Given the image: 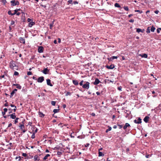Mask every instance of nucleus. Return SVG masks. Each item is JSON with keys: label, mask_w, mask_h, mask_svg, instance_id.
Masks as SVG:
<instances>
[{"label": "nucleus", "mask_w": 161, "mask_h": 161, "mask_svg": "<svg viewBox=\"0 0 161 161\" xmlns=\"http://www.w3.org/2000/svg\"><path fill=\"white\" fill-rule=\"evenodd\" d=\"M11 4V5L12 6H14L16 5H19V3L18 1H15V0H12L10 2Z\"/></svg>", "instance_id": "obj_1"}, {"label": "nucleus", "mask_w": 161, "mask_h": 161, "mask_svg": "<svg viewBox=\"0 0 161 161\" xmlns=\"http://www.w3.org/2000/svg\"><path fill=\"white\" fill-rule=\"evenodd\" d=\"M89 82H86V83L83 85L82 87L84 88L88 89L89 88Z\"/></svg>", "instance_id": "obj_2"}, {"label": "nucleus", "mask_w": 161, "mask_h": 161, "mask_svg": "<svg viewBox=\"0 0 161 161\" xmlns=\"http://www.w3.org/2000/svg\"><path fill=\"white\" fill-rule=\"evenodd\" d=\"M38 51L39 53H42L44 51L43 47L42 46H38Z\"/></svg>", "instance_id": "obj_3"}, {"label": "nucleus", "mask_w": 161, "mask_h": 161, "mask_svg": "<svg viewBox=\"0 0 161 161\" xmlns=\"http://www.w3.org/2000/svg\"><path fill=\"white\" fill-rule=\"evenodd\" d=\"M20 125L19 126V127L20 128L21 130L22 131L23 133H24L25 132L26 130L24 129V126L23 125H22L21 124H19Z\"/></svg>", "instance_id": "obj_4"}, {"label": "nucleus", "mask_w": 161, "mask_h": 161, "mask_svg": "<svg viewBox=\"0 0 161 161\" xmlns=\"http://www.w3.org/2000/svg\"><path fill=\"white\" fill-rule=\"evenodd\" d=\"M44 80V77L43 76H41L39 77L37 79V81L38 82L42 83Z\"/></svg>", "instance_id": "obj_5"}, {"label": "nucleus", "mask_w": 161, "mask_h": 161, "mask_svg": "<svg viewBox=\"0 0 161 161\" xmlns=\"http://www.w3.org/2000/svg\"><path fill=\"white\" fill-rule=\"evenodd\" d=\"M8 116H10V118L13 119H15L16 118V116L15 115V114L14 113H13L12 114H10L9 115H8Z\"/></svg>", "instance_id": "obj_6"}, {"label": "nucleus", "mask_w": 161, "mask_h": 161, "mask_svg": "<svg viewBox=\"0 0 161 161\" xmlns=\"http://www.w3.org/2000/svg\"><path fill=\"white\" fill-rule=\"evenodd\" d=\"M19 40L20 42L21 43H23V44H25V39L23 37H20L19 38Z\"/></svg>", "instance_id": "obj_7"}, {"label": "nucleus", "mask_w": 161, "mask_h": 161, "mask_svg": "<svg viewBox=\"0 0 161 161\" xmlns=\"http://www.w3.org/2000/svg\"><path fill=\"white\" fill-rule=\"evenodd\" d=\"M100 82V81L97 78H96L94 82H93V84L94 85H97Z\"/></svg>", "instance_id": "obj_8"}, {"label": "nucleus", "mask_w": 161, "mask_h": 161, "mask_svg": "<svg viewBox=\"0 0 161 161\" xmlns=\"http://www.w3.org/2000/svg\"><path fill=\"white\" fill-rule=\"evenodd\" d=\"M46 80L47 84L49 86H53V85L51 83V80L50 79H47Z\"/></svg>", "instance_id": "obj_9"}, {"label": "nucleus", "mask_w": 161, "mask_h": 161, "mask_svg": "<svg viewBox=\"0 0 161 161\" xmlns=\"http://www.w3.org/2000/svg\"><path fill=\"white\" fill-rule=\"evenodd\" d=\"M49 70L47 68H45L42 71V72L45 74H47L48 73Z\"/></svg>", "instance_id": "obj_10"}, {"label": "nucleus", "mask_w": 161, "mask_h": 161, "mask_svg": "<svg viewBox=\"0 0 161 161\" xmlns=\"http://www.w3.org/2000/svg\"><path fill=\"white\" fill-rule=\"evenodd\" d=\"M106 67L108 69H112L114 68V65L111 64L110 66L106 65Z\"/></svg>", "instance_id": "obj_11"}, {"label": "nucleus", "mask_w": 161, "mask_h": 161, "mask_svg": "<svg viewBox=\"0 0 161 161\" xmlns=\"http://www.w3.org/2000/svg\"><path fill=\"white\" fill-rule=\"evenodd\" d=\"M17 90L16 89H14L11 93L10 97H12L13 96L14 94L15 93V92L17 91Z\"/></svg>", "instance_id": "obj_12"}, {"label": "nucleus", "mask_w": 161, "mask_h": 161, "mask_svg": "<svg viewBox=\"0 0 161 161\" xmlns=\"http://www.w3.org/2000/svg\"><path fill=\"white\" fill-rule=\"evenodd\" d=\"M10 66L11 68L13 69L14 66H15V64L13 63V62H10Z\"/></svg>", "instance_id": "obj_13"}, {"label": "nucleus", "mask_w": 161, "mask_h": 161, "mask_svg": "<svg viewBox=\"0 0 161 161\" xmlns=\"http://www.w3.org/2000/svg\"><path fill=\"white\" fill-rule=\"evenodd\" d=\"M130 125L128 123H126L125 125L123 126V129L124 130H125L127 127H130Z\"/></svg>", "instance_id": "obj_14"}, {"label": "nucleus", "mask_w": 161, "mask_h": 161, "mask_svg": "<svg viewBox=\"0 0 161 161\" xmlns=\"http://www.w3.org/2000/svg\"><path fill=\"white\" fill-rule=\"evenodd\" d=\"M149 117L148 116H146L144 119L143 120L146 123H147L148 121Z\"/></svg>", "instance_id": "obj_15"}, {"label": "nucleus", "mask_w": 161, "mask_h": 161, "mask_svg": "<svg viewBox=\"0 0 161 161\" xmlns=\"http://www.w3.org/2000/svg\"><path fill=\"white\" fill-rule=\"evenodd\" d=\"M144 31V30H142L140 28H137L136 29V32L139 33L140 32H141L142 33H143Z\"/></svg>", "instance_id": "obj_16"}, {"label": "nucleus", "mask_w": 161, "mask_h": 161, "mask_svg": "<svg viewBox=\"0 0 161 161\" xmlns=\"http://www.w3.org/2000/svg\"><path fill=\"white\" fill-rule=\"evenodd\" d=\"M73 83L75 85H77L79 84L78 81L76 80H73Z\"/></svg>", "instance_id": "obj_17"}, {"label": "nucleus", "mask_w": 161, "mask_h": 161, "mask_svg": "<svg viewBox=\"0 0 161 161\" xmlns=\"http://www.w3.org/2000/svg\"><path fill=\"white\" fill-rule=\"evenodd\" d=\"M34 160L35 161L37 160V161H39L40 158L38 156L35 155L34 157Z\"/></svg>", "instance_id": "obj_18"}, {"label": "nucleus", "mask_w": 161, "mask_h": 161, "mask_svg": "<svg viewBox=\"0 0 161 161\" xmlns=\"http://www.w3.org/2000/svg\"><path fill=\"white\" fill-rule=\"evenodd\" d=\"M140 55L142 58H147V54L145 53L142 54H140Z\"/></svg>", "instance_id": "obj_19"}, {"label": "nucleus", "mask_w": 161, "mask_h": 161, "mask_svg": "<svg viewBox=\"0 0 161 161\" xmlns=\"http://www.w3.org/2000/svg\"><path fill=\"white\" fill-rule=\"evenodd\" d=\"M50 156V155L49 154H47L43 158V160H45L47 159L48 157Z\"/></svg>", "instance_id": "obj_20"}, {"label": "nucleus", "mask_w": 161, "mask_h": 161, "mask_svg": "<svg viewBox=\"0 0 161 161\" xmlns=\"http://www.w3.org/2000/svg\"><path fill=\"white\" fill-rule=\"evenodd\" d=\"M39 114L40 115V116L42 117H44V114L41 112H39Z\"/></svg>", "instance_id": "obj_21"}, {"label": "nucleus", "mask_w": 161, "mask_h": 161, "mask_svg": "<svg viewBox=\"0 0 161 161\" xmlns=\"http://www.w3.org/2000/svg\"><path fill=\"white\" fill-rule=\"evenodd\" d=\"M35 23L34 22H30L29 24V26L30 27H31Z\"/></svg>", "instance_id": "obj_22"}, {"label": "nucleus", "mask_w": 161, "mask_h": 161, "mask_svg": "<svg viewBox=\"0 0 161 161\" xmlns=\"http://www.w3.org/2000/svg\"><path fill=\"white\" fill-rule=\"evenodd\" d=\"M21 10V9L20 8H19V9H16L15 10H14V13H13V14H16L17 13V12L19 11H20Z\"/></svg>", "instance_id": "obj_23"}, {"label": "nucleus", "mask_w": 161, "mask_h": 161, "mask_svg": "<svg viewBox=\"0 0 161 161\" xmlns=\"http://www.w3.org/2000/svg\"><path fill=\"white\" fill-rule=\"evenodd\" d=\"M155 29V28L152 26L150 29V30L151 32H153Z\"/></svg>", "instance_id": "obj_24"}, {"label": "nucleus", "mask_w": 161, "mask_h": 161, "mask_svg": "<svg viewBox=\"0 0 161 161\" xmlns=\"http://www.w3.org/2000/svg\"><path fill=\"white\" fill-rule=\"evenodd\" d=\"M98 156L99 157L103 156L104 155V154L101 152H99L98 153Z\"/></svg>", "instance_id": "obj_25"}, {"label": "nucleus", "mask_w": 161, "mask_h": 161, "mask_svg": "<svg viewBox=\"0 0 161 161\" xmlns=\"http://www.w3.org/2000/svg\"><path fill=\"white\" fill-rule=\"evenodd\" d=\"M16 86V88L18 89H21V86L19 84H17Z\"/></svg>", "instance_id": "obj_26"}, {"label": "nucleus", "mask_w": 161, "mask_h": 161, "mask_svg": "<svg viewBox=\"0 0 161 161\" xmlns=\"http://www.w3.org/2000/svg\"><path fill=\"white\" fill-rule=\"evenodd\" d=\"M137 124H140V123H141V122H142V121H141V118H139L138 119V120H137Z\"/></svg>", "instance_id": "obj_27"}, {"label": "nucleus", "mask_w": 161, "mask_h": 161, "mask_svg": "<svg viewBox=\"0 0 161 161\" xmlns=\"http://www.w3.org/2000/svg\"><path fill=\"white\" fill-rule=\"evenodd\" d=\"M150 27H148L147 29L146 32L148 33H150Z\"/></svg>", "instance_id": "obj_28"}, {"label": "nucleus", "mask_w": 161, "mask_h": 161, "mask_svg": "<svg viewBox=\"0 0 161 161\" xmlns=\"http://www.w3.org/2000/svg\"><path fill=\"white\" fill-rule=\"evenodd\" d=\"M114 6L116 7L119 8L120 7V5L117 3H116L114 4Z\"/></svg>", "instance_id": "obj_29"}, {"label": "nucleus", "mask_w": 161, "mask_h": 161, "mask_svg": "<svg viewBox=\"0 0 161 161\" xmlns=\"http://www.w3.org/2000/svg\"><path fill=\"white\" fill-rule=\"evenodd\" d=\"M112 129V128L111 127H108V129H107L106 131V133L108 132L109 131L111 130Z\"/></svg>", "instance_id": "obj_30"}, {"label": "nucleus", "mask_w": 161, "mask_h": 161, "mask_svg": "<svg viewBox=\"0 0 161 161\" xmlns=\"http://www.w3.org/2000/svg\"><path fill=\"white\" fill-rule=\"evenodd\" d=\"M59 110V109H54L53 110V112L54 113H58V112Z\"/></svg>", "instance_id": "obj_31"}, {"label": "nucleus", "mask_w": 161, "mask_h": 161, "mask_svg": "<svg viewBox=\"0 0 161 161\" xmlns=\"http://www.w3.org/2000/svg\"><path fill=\"white\" fill-rule=\"evenodd\" d=\"M19 118H16L15 119V120H14V123L15 124H16L18 122V120L19 119Z\"/></svg>", "instance_id": "obj_32"}, {"label": "nucleus", "mask_w": 161, "mask_h": 161, "mask_svg": "<svg viewBox=\"0 0 161 161\" xmlns=\"http://www.w3.org/2000/svg\"><path fill=\"white\" fill-rule=\"evenodd\" d=\"M124 8L125 10L127 11H128L129 10L128 7L127 6H124Z\"/></svg>", "instance_id": "obj_33"}, {"label": "nucleus", "mask_w": 161, "mask_h": 161, "mask_svg": "<svg viewBox=\"0 0 161 161\" xmlns=\"http://www.w3.org/2000/svg\"><path fill=\"white\" fill-rule=\"evenodd\" d=\"M51 103L52 105L55 106L56 104V102L54 101H52Z\"/></svg>", "instance_id": "obj_34"}, {"label": "nucleus", "mask_w": 161, "mask_h": 161, "mask_svg": "<svg viewBox=\"0 0 161 161\" xmlns=\"http://www.w3.org/2000/svg\"><path fill=\"white\" fill-rule=\"evenodd\" d=\"M108 60L109 61H112L113 60H114L113 58L112 57H111L110 58H108Z\"/></svg>", "instance_id": "obj_35"}, {"label": "nucleus", "mask_w": 161, "mask_h": 161, "mask_svg": "<svg viewBox=\"0 0 161 161\" xmlns=\"http://www.w3.org/2000/svg\"><path fill=\"white\" fill-rule=\"evenodd\" d=\"M8 14L9 15H14V14H13V13H12L11 11V10H9L8 11Z\"/></svg>", "instance_id": "obj_36"}, {"label": "nucleus", "mask_w": 161, "mask_h": 161, "mask_svg": "<svg viewBox=\"0 0 161 161\" xmlns=\"http://www.w3.org/2000/svg\"><path fill=\"white\" fill-rule=\"evenodd\" d=\"M135 12H138L140 14H141L142 13V11H140L139 10H135Z\"/></svg>", "instance_id": "obj_37"}, {"label": "nucleus", "mask_w": 161, "mask_h": 161, "mask_svg": "<svg viewBox=\"0 0 161 161\" xmlns=\"http://www.w3.org/2000/svg\"><path fill=\"white\" fill-rule=\"evenodd\" d=\"M31 138L32 139H34V138H35V133H33L32 134V135L31 136Z\"/></svg>", "instance_id": "obj_38"}, {"label": "nucleus", "mask_w": 161, "mask_h": 161, "mask_svg": "<svg viewBox=\"0 0 161 161\" xmlns=\"http://www.w3.org/2000/svg\"><path fill=\"white\" fill-rule=\"evenodd\" d=\"M68 3L69 4H73L72 3V0H69L68 1Z\"/></svg>", "instance_id": "obj_39"}, {"label": "nucleus", "mask_w": 161, "mask_h": 161, "mask_svg": "<svg viewBox=\"0 0 161 161\" xmlns=\"http://www.w3.org/2000/svg\"><path fill=\"white\" fill-rule=\"evenodd\" d=\"M83 82H84V81L83 80H81L79 83L80 85L81 86H83Z\"/></svg>", "instance_id": "obj_40"}, {"label": "nucleus", "mask_w": 161, "mask_h": 161, "mask_svg": "<svg viewBox=\"0 0 161 161\" xmlns=\"http://www.w3.org/2000/svg\"><path fill=\"white\" fill-rule=\"evenodd\" d=\"M19 73L17 71H15L14 73V75H19Z\"/></svg>", "instance_id": "obj_41"}, {"label": "nucleus", "mask_w": 161, "mask_h": 161, "mask_svg": "<svg viewBox=\"0 0 161 161\" xmlns=\"http://www.w3.org/2000/svg\"><path fill=\"white\" fill-rule=\"evenodd\" d=\"M117 88H118V89L119 91H122V87L121 86H120L119 87H118Z\"/></svg>", "instance_id": "obj_42"}, {"label": "nucleus", "mask_w": 161, "mask_h": 161, "mask_svg": "<svg viewBox=\"0 0 161 161\" xmlns=\"http://www.w3.org/2000/svg\"><path fill=\"white\" fill-rule=\"evenodd\" d=\"M19 158V161H20L21 158V157L20 156H19V157H16V159H17L18 158Z\"/></svg>", "instance_id": "obj_43"}, {"label": "nucleus", "mask_w": 161, "mask_h": 161, "mask_svg": "<svg viewBox=\"0 0 161 161\" xmlns=\"http://www.w3.org/2000/svg\"><path fill=\"white\" fill-rule=\"evenodd\" d=\"M27 74L28 75H31L32 74V73L31 71H29V72H28L27 73Z\"/></svg>", "instance_id": "obj_44"}, {"label": "nucleus", "mask_w": 161, "mask_h": 161, "mask_svg": "<svg viewBox=\"0 0 161 161\" xmlns=\"http://www.w3.org/2000/svg\"><path fill=\"white\" fill-rule=\"evenodd\" d=\"M71 93L70 92H67L66 94V96H68L69 95H70Z\"/></svg>", "instance_id": "obj_45"}, {"label": "nucleus", "mask_w": 161, "mask_h": 161, "mask_svg": "<svg viewBox=\"0 0 161 161\" xmlns=\"http://www.w3.org/2000/svg\"><path fill=\"white\" fill-rule=\"evenodd\" d=\"M118 126L119 127V129H121L123 127L122 125H118Z\"/></svg>", "instance_id": "obj_46"}, {"label": "nucleus", "mask_w": 161, "mask_h": 161, "mask_svg": "<svg viewBox=\"0 0 161 161\" xmlns=\"http://www.w3.org/2000/svg\"><path fill=\"white\" fill-rule=\"evenodd\" d=\"M53 26V24H51L50 25V29H51Z\"/></svg>", "instance_id": "obj_47"}, {"label": "nucleus", "mask_w": 161, "mask_h": 161, "mask_svg": "<svg viewBox=\"0 0 161 161\" xmlns=\"http://www.w3.org/2000/svg\"><path fill=\"white\" fill-rule=\"evenodd\" d=\"M27 155L25 153H23L22 154V156L24 157H26L27 156Z\"/></svg>", "instance_id": "obj_48"}, {"label": "nucleus", "mask_w": 161, "mask_h": 161, "mask_svg": "<svg viewBox=\"0 0 161 161\" xmlns=\"http://www.w3.org/2000/svg\"><path fill=\"white\" fill-rule=\"evenodd\" d=\"M129 21L130 22L133 23L134 22V20L133 19H131Z\"/></svg>", "instance_id": "obj_49"}, {"label": "nucleus", "mask_w": 161, "mask_h": 161, "mask_svg": "<svg viewBox=\"0 0 161 161\" xmlns=\"http://www.w3.org/2000/svg\"><path fill=\"white\" fill-rule=\"evenodd\" d=\"M16 109H17V108H16V106H15L14 107V108L13 109L14 111V112H15L16 110Z\"/></svg>", "instance_id": "obj_50"}, {"label": "nucleus", "mask_w": 161, "mask_h": 161, "mask_svg": "<svg viewBox=\"0 0 161 161\" xmlns=\"http://www.w3.org/2000/svg\"><path fill=\"white\" fill-rule=\"evenodd\" d=\"M112 57L114 59H117V58H118V57H117V56H113Z\"/></svg>", "instance_id": "obj_51"}, {"label": "nucleus", "mask_w": 161, "mask_h": 161, "mask_svg": "<svg viewBox=\"0 0 161 161\" xmlns=\"http://www.w3.org/2000/svg\"><path fill=\"white\" fill-rule=\"evenodd\" d=\"M3 110H4V111L5 112H6L7 111V110H8V109L7 108H4V109H3Z\"/></svg>", "instance_id": "obj_52"}, {"label": "nucleus", "mask_w": 161, "mask_h": 161, "mask_svg": "<svg viewBox=\"0 0 161 161\" xmlns=\"http://www.w3.org/2000/svg\"><path fill=\"white\" fill-rule=\"evenodd\" d=\"M14 21H12L11 23V25H14Z\"/></svg>", "instance_id": "obj_53"}, {"label": "nucleus", "mask_w": 161, "mask_h": 161, "mask_svg": "<svg viewBox=\"0 0 161 161\" xmlns=\"http://www.w3.org/2000/svg\"><path fill=\"white\" fill-rule=\"evenodd\" d=\"M41 6L43 7L44 8H46V6L45 5H43L42 4L40 5Z\"/></svg>", "instance_id": "obj_54"}, {"label": "nucleus", "mask_w": 161, "mask_h": 161, "mask_svg": "<svg viewBox=\"0 0 161 161\" xmlns=\"http://www.w3.org/2000/svg\"><path fill=\"white\" fill-rule=\"evenodd\" d=\"M4 106L5 107H7L8 106V103H6L4 105Z\"/></svg>", "instance_id": "obj_55"}, {"label": "nucleus", "mask_w": 161, "mask_h": 161, "mask_svg": "<svg viewBox=\"0 0 161 161\" xmlns=\"http://www.w3.org/2000/svg\"><path fill=\"white\" fill-rule=\"evenodd\" d=\"M31 20V19L30 18H28L27 19V21L29 22H30Z\"/></svg>", "instance_id": "obj_56"}, {"label": "nucleus", "mask_w": 161, "mask_h": 161, "mask_svg": "<svg viewBox=\"0 0 161 161\" xmlns=\"http://www.w3.org/2000/svg\"><path fill=\"white\" fill-rule=\"evenodd\" d=\"M91 115L92 116H95V114L94 113H92V114H91Z\"/></svg>", "instance_id": "obj_57"}, {"label": "nucleus", "mask_w": 161, "mask_h": 161, "mask_svg": "<svg viewBox=\"0 0 161 161\" xmlns=\"http://www.w3.org/2000/svg\"><path fill=\"white\" fill-rule=\"evenodd\" d=\"M159 12V11L158 10H156L154 11V13L156 14H158Z\"/></svg>", "instance_id": "obj_58"}, {"label": "nucleus", "mask_w": 161, "mask_h": 161, "mask_svg": "<svg viewBox=\"0 0 161 161\" xmlns=\"http://www.w3.org/2000/svg\"><path fill=\"white\" fill-rule=\"evenodd\" d=\"M12 126V124L11 123H10L8 126V127H9Z\"/></svg>", "instance_id": "obj_59"}, {"label": "nucleus", "mask_w": 161, "mask_h": 161, "mask_svg": "<svg viewBox=\"0 0 161 161\" xmlns=\"http://www.w3.org/2000/svg\"><path fill=\"white\" fill-rule=\"evenodd\" d=\"M157 33H160V30H159V29H158L157 30Z\"/></svg>", "instance_id": "obj_60"}, {"label": "nucleus", "mask_w": 161, "mask_h": 161, "mask_svg": "<svg viewBox=\"0 0 161 161\" xmlns=\"http://www.w3.org/2000/svg\"><path fill=\"white\" fill-rule=\"evenodd\" d=\"M5 113H6V112H4H4H2V115L3 116H4L5 114Z\"/></svg>", "instance_id": "obj_61"}, {"label": "nucleus", "mask_w": 161, "mask_h": 161, "mask_svg": "<svg viewBox=\"0 0 161 161\" xmlns=\"http://www.w3.org/2000/svg\"><path fill=\"white\" fill-rule=\"evenodd\" d=\"M134 122L135 123H136V124H137V120H136V119L134 120Z\"/></svg>", "instance_id": "obj_62"}, {"label": "nucleus", "mask_w": 161, "mask_h": 161, "mask_svg": "<svg viewBox=\"0 0 161 161\" xmlns=\"http://www.w3.org/2000/svg\"><path fill=\"white\" fill-rule=\"evenodd\" d=\"M53 42L54 44H57V40H54V42Z\"/></svg>", "instance_id": "obj_63"}, {"label": "nucleus", "mask_w": 161, "mask_h": 161, "mask_svg": "<svg viewBox=\"0 0 161 161\" xmlns=\"http://www.w3.org/2000/svg\"><path fill=\"white\" fill-rule=\"evenodd\" d=\"M96 94L97 95H99L100 94V93L98 92H96Z\"/></svg>", "instance_id": "obj_64"}]
</instances>
